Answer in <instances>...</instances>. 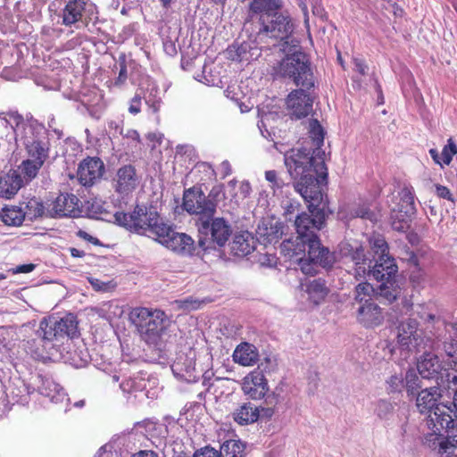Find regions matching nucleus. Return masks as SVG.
Segmentation results:
<instances>
[{"mask_svg":"<svg viewBox=\"0 0 457 457\" xmlns=\"http://www.w3.org/2000/svg\"><path fill=\"white\" fill-rule=\"evenodd\" d=\"M285 165L290 176L297 179L295 189L309 204L308 209L315 216L312 218L307 213H302L295 219V225L298 234L296 240L303 243L308 238L318 237L314 231L320 229L324 221V214L319 206L323 200L320 185L327 179V167L321 159L309 158L301 152L286 155Z\"/></svg>","mask_w":457,"mask_h":457,"instance_id":"obj_1","label":"nucleus"},{"mask_svg":"<svg viewBox=\"0 0 457 457\" xmlns=\"http://www.w3.org/2000/svg\"><path fill=\"white\" fill-rule=\"evenodd\" d=\"M129 320L140 337L149 345H157L165 329V314L160 310L137 307L129 312Z\"/></svg>","mask_w":457,"mask_h":457,"instance_id":"obj_2","label":"nucleus"},{"mask_svg":"<svg viewBox=\"0 0 457 457\" xmlns=\"http://www.w3.org/2000/svg\"><path fill=\"white\" fill-rule=\"evenodd\" d=\"M367 275L380 282L378 295L388 302L397 298L401 289L397 282V266L393 258L378 257L374 266L369 269Z\"/></svg>","mask_w":457,"mask_h":457,"instance_id":"obj_3","label":"nucleus"},{"mask_svg":"<svg viewBox=\"0 0 457 457\" xmlns=\"http://www.w3.org/2000/svg\"><path fill=\"white\" fill-rule=\"evenodd\" d=\"M277 73L293 79L296 86L310 89L314 86L313 75L307 56L302 52L287 55L279 62Z\"/></svg>","mask_w":457,"mask_h":457,"instance_id":"obj_4","label":"nucleus"},{"mask_svg":"<svg viewBox=\"0 0 457 457\" xmlns=\"http://www.w3.org/2000/svg\"><path fill=\"white\" fill-rule=\"evenodd\" d=\"M302 244L308 246L307 256L304 254L297 259L303 273L314 275L317 272V266L330 268L334 264V253L324 247L318 237L308 238Z\"/></svg>","mask_w":457,"mask_h":457,"instance_id":"obj_5","label":"nucleus"},{"mask_svg":"<svg viewBox=\"0 0 457 457\" xmlns=\"http://www.w3.org/2000/svg\"><path fill=\"white\" fill-rule=\"evenodd\" d=\"M391 209L392 228L397 231H404L409 227L411 216L415 213L414 195L411 188L403 187L396 195H392Z\"/></svg>","mask_w":457,"mask_h":457,"instance_id":"obj_6","label":"nucleus"},{"mask_svg":"<svg viewBox=\"0 0 457 457\" xmlns=\"http://www.w3.org/2000/svg\"><path fill=\"white\" fill-rule=\"evenodd\" d=\"M273 365L274 361L270 357H266L259 364L257 370L247 374L242 381L244 394L254 400L264 397L269 391V386L263 372L272 368Z\"/></svg>","mask_w":457,"mask_h":457,"instance_id":"obj_7","label":"nucleus"},{"mask_svg":"<svg viewBox=\"0 0 457 457\" xmlns=\"http://www.w3.org/2000/svg\"><path fill=\"white\" fill-rule=\"evenodd\" d=\"M29 158L24 160L19 169L29 179H34L48 156V149L45 143L37 140H25Z\"/></svg>","mask_w":457,"mask_h":457,"instance_id":"obj_8","label":"nucleus"},{"mask_svg":"<svg viewBox=\"0 0 457 457\" xmlns=\"http://www.w3.org/2000/svg\"><path fill=\"white\" fill-rule=\"evenodd\" d=\"M183 207L187 212L199 216L198 223L206 218H212L216 212V204L202 191L195 189H188L184 193Z\"/></svg>","mask_w":457,"mask_h":457,"instance_id":"obj_9","label":"nucleus"},{"mask_svg":"<svg viewBox=\"0 0 457 457\" xmlns=\"http://www.w3.org/2000/svg\"><path fill=\"white\" fill-rule=\"evenodd\" d=\"M150 212H156V211L145 206L137 205L131 213L117 212L114 218L120 226L141 234L148 223Z\"/></svg>","mask_w":457,"mask_h":457,"instance_id":"obj_10","label":"nucleus"},{"mask_svg":"<svg viewBox=\"0 0 457 457\" xmlns=\"http://www.w3.org/2000/svg\"><path fill=\"white\" fill-rule=\"evenodd\" d=\"M198 229L202 234H210L213 242L222 246L228 240L232 229L224 218H206L198 223Z\"/></svg>","mask_w":457,"mask_h":457,"instance_id":"obj_11","label":"nucleus"},{"mask_svg":"<svg viewBox=\"0 0 457 457\" xmlns=\"http://www.w3.org/2000/svg\"><path fill=\"white\" fill-rule=\"evenodd\" d=\"M139 180L135 167L126 164L117 170L112 184L117 194L127 196L137 187Z\"/></svg>","mask_w":457,"mask_h":457,"instance_id":"obj_12","label":"nucleus"},{"mask_svg":"<svg viewBox=\"0 0 457 457\" xmlns=\"http://www.w3.org/2000/svg\"><path fill=\"white\" fill-rule=\"evenodd\" d=\"M313 99L303 88L293 90L287 97L286 105L292 118L306 117L312 111Z\"/></svg>","mask_w":457,"mask_h":457,"instance_id":"obj_13","label":"nucleus"},{"mask_svg":"<svg viewBox=\"0 0 457 457\" xmlns=\"http://www.w3.org/2000/svg\"><path fill=\"white\" fill-rule=\"evenodd\" d=\"M396 339L403 349L411 351L416 348L422 341L418 321L414 319L402 321L397 327Z\"/></svg>","mask_w":457,"mask_h":457,"instance_id":"obj_14","label":"nucleus"},{"mask_svg":"<svg viewBox=\"0 0 457 457\" xmlns=\"http://www.w3.org/2000/svg\"><path fill=\"white\" fill-rule=\"evenodd\" d=\"M161 245L169 250L182 255L191 254L194 250V240L185 233L175 231L172 227L169 228L168 233L159 241Z\"/></svg>","mask_w":457,"mask_h":457,"instance_id":"obj_15","label":"nucleus"},{"mask_svg":"<svg viewBox=\"0 0 457 457\" xmlns=\"http://www.w3.org/2000/svg\"><path fill=\"white\" fill-rule=\"evenodd\" d=\"M104 171V165L99 158H87L79 166L78 179L83 186H92L102 178Z\"/></svg>","mask_w":457,"mask_h":457,"instance_id":"obj_16","label":"nucleus"},{"mask_svg":"<svg viewBox=\"0 0 457 457\" xmlns=\"http://www.w3.org/2000/svg\"><path fill=\"white\" fill-rule=\"evenodd\" d=\"M457 418L456 410L451 405L439 403L436 409L428 416V425L436 430L449 429L454 420Z\"/></svg>","mask_w":457,"mask_h":457,"instance_id":"obj_17","label":"nucleus"},{"mask_svg":"<svg viewBox=\"0 0 457 457\" xmlns=\"http://www.w3.org/2000/svg\"><path fill=\"white\" fill-rule=\"evenodd\" d=\"M79 212V199L73 194H61L48 210L52 217L75 216Z\"/></svg>","mask_w":457,"mask_h":457,"instance_id":"obj_18","label":"nucleus"},{"mask_svg":"<svg viewBox=\"0 0 457 457\" xmlns=\"http://www.w3.org/2000/svg\"><path fill=\"white\" fill-rule=\"evenodd\" d=\"M417 370L422 378L438 381L444 370L439 358L431 353H424L417 362Z\"/></svg>","mask_w":457,"mask_h":457,"instance_id":"obj_19","label":"nucleus"},{"mask_svg":"<svg viewBox=\"0 0 457 457\" xmlns=\"http://www.w3.org/2000/svg\"><path fill=\"white\" fill-rule=\"evenodd\" d=\"M441 398L440 389L436 386H431L421 390L416 398V406L422 414L429 415L439 403Z\"/></svg>","mask_w":457,"mask_h":457,"instance_id":"obj_20","label":"nucleus"},{"mask_svg":"<svg viewBox=\"0 0 457 457\" xmlns=\"http://www.w3.org/2000/svg\"><path fill=\"white\" fill-rule=\"evenodd\" d=\"M358 321L366 328H372L380 325L384 320L381 308L374 303H369L360 306L357 312Z\"/></svg>","mask_w":457,"mask_h":457,"instance_id":"obj_21","label":"nucleus"},{"mask_svg":"<svg viewBox=\"0 0 457 457\" xmlns=\"http://www.w3.org/2000/svg\"><path fill=\"white\" fill-rule=\"evenodd\" d=\"M24 182L17 170H10L0 177V196L10 199L22 187Z\"/></svg>","mask_w":457,"mask_h":457,"instance_id":"obj_22","label":"nucleus"},{"mask_svg":"<svg viewBox=\"0 0 457 457\" xmlns=\"http://www.w3.org/2000/svg\"><path fill=\"white\" fill-rule=\"evenodd\" d=\"M10 126L13 130L16 137L25 142V140H32L27 136V130L31 131V127L29 126L23 117L16 112H12L6 117H0V127Z\"/></svg>","mask_w":457,"mask_h":457,"instance_id":"obj_23","label":"nucleus"},{"mask_svg":"<svg viewBox=\"0 0 457 457\" xmlns=\"http://www.w3.org/2000/svg\"><path fill=\"white\" fill-rule=\"evenodd\" d=\"M255 248V240L251 233L244 231L237 234L230 244L231 253L239 257L246 256Z\"/></svg>","mask_w":457,"mask_h":457,"instance_id":"obj_24","label":"nucleus"},{"mask_svg":"<svg viewBox=\"0 0 457 457\" xmlns=\"http://www.w3.org/2000/svg\"><path fill=\"white\" fill-rule=\"evenodd\" d=\"M148 223L145 227L142 235H145L155 241L159 242L165 233H168L170 225L167 224L159 213L150 212Z\"/></svg>","mask_w":457,"mask_h":457,"instance_id":"obj_25","label":"nucleus"},{"mask_svg":"<svg viewBox=\"0 0 457 457\" xmlns=\"http://www.w3.org/2000/svg\"><path fill=\"white\" fill-rule=\"evenodd\" d=\"M233 361L241 366H253L258 361V352L254 345L242 343L237 346L233 353Z\"/></svg>","mask_w":457,"mask_h":457,"instance_id":"obj_26","label":"nucleus"},{"mask_svg":"<svg viewBox=\"0 0 457 457\" xmlns=\"http://www.w3.org/2000/svg\"><path fill=\"white\" fill-rule=\"evenodd\" d=\"M87 0H71L62 10V24L71 26L79 21L85 11Z\"/></svg>","mask_w":457,"mask_h":457,"instance_id":"obj_27","label":"nucleus"},{"mask_svg":"<svg viewBox=\"0 0 457 457\" xmlns=\"http://www.w3.org/2000/svg\"><path fill=\"white\" fill-rule=\"evenodd\" d=\"M292 27L288 17L275 13L270 24L265 25L263 30L267 33L270 32L273 37L282 39L292 32Z\"/></svg>","mask_w":457,"mask_h":457,"instance_id":"obj_28","label":"nucleus"},{"mask_svg":"<svg viewBox=\"0 0 457 457\" xmlns=\"http://www.w3.org/2000/svg\"><path fill=\"white\" fill-rule=\"evenodd\" d=\"M283 228L278 220L263 221L258 226L257 234L267 243H277L284 233Z\"/></svg>","mask_w":457,"mask_h":457,"instance_id":"obj_29","label":"nucleus"},{"mask_svg":"<svg viewBox=\"0 0 457 457\" xmlns=\"http://www.w3.org/2000/svg\"><path fill=\"white\" fill-rule=\"evenodd\" d=\"M171 369L176 377L188 383L195 382L199 378L192 359H186L182 361L180 358L172 364Z\"/></svg>","mask_w":457,"mask_h":457,"instance_id":"obj_30","label":"nucleus"},{"mask_svg":"<svg viewBox=\"0 0 457 457\" xmlns=\"http://www.w3.org/2000/svg\"><path fill=\"white\" fill-rule=\"evenodd\" d=\"M309 132H310V137H312V142H313V145L314 146L316 147V150H317V154L316 155H312L310 156L309 155V152L306 151V149H303V150H295V149H292L290 152H287L286 155L287 154H291V153L293 152H301V153H304L305 154H307V156L309 158H312V159H321L323 162H324V159L322 156H320V150L319 148L320 147V145H322L323 144V141H324V131H323V129L322 127L320 126V124L319 123V121L317 120H312L310 124H309ZM286 159V157L284 158V160Z\"/></svg>","mask_w":457,"mask_h":457,"instance_id":"obj_31","label":"nucleus"},{"mask_svg":"<svg viewBox=\"0 0 457 457\" xmlns=\"http://www.w3.org/2000/svg\"><path fill=\"white\" fill-rule=\"evenodd\" d=\"M260 417L259 408L251 403H245L233 412L234 420L240 425H247L258 420Z\"/></svg>","mask_w":457,"mask_h":457,"instance_id":"obj_32","label":"nucleus"},{"mask_svg":"<svg viewBox=\"0 0 457 457\" xmlns=\"http://www.w3.org/2000/svg\"><path fill=\"white\" fill-rule=\"evenodd\" d=\"M351 259L354 262V276L357 279L365 278L369 269L371 268V260L364 253L361 246L357 247L351 254Z\"/></svg>","mask_w":457,"mask_h":457,"instance_id":"obj_33","label":"nucleus"},{"mask_svg":"<svg viewBox=\"0 0 457 457\" xmlns=\"http://www.w3.org/2000/svg\"><path fill=\"white\" fill-rule=\"evenodd\" d=\"M306 293L309 298L315 304H319L328 294V288L324 280L318 278L313 279L306 284Z\"/></svg>","mask_w":457,"mask_h":457,"instance_id":"obj_34","label":"nucleus"},{"mask_svg":"<svg viewBox=\"0 0 457 457\" xmlns=\"http://www.w3.org/2000/svg\"><path fill=\"white\" fill-rule=\"evenodd\" d=\"M2 221L7 226H20L25 220L22 207L5 206L0 212Z\"/></svg>","mask_w":457,"mask_h":457,"instance_id":"obj_35","label":"nucleus"},{"mask_svg":"<svg viewBox=\"0 0 457 457\" xmlns=\"http://www.w3.org/2000/svg\"><path fill=\"white\" fill-rule=\"evenodd\" d=\"M56 323V331L60 334L61 337H74L78 334V321L72 314H67L59 320H54Z\"/></svg>","mask_w":457,"mask_h":457,"instance_id":"obj_36","label":"nucleus"},{"mask_svg":"<svg viewBox=\"0 0 457 457\" xmlns=\"http://www.w3.org/2000/svg\"><path fill=\"white\" fill-rule=\"evenodd\" d=\"M280 0H252L249 4V11L252 13H265L270 15L271 12L279 9Z\"/></svg>","mask_w":457,"mask_h":457,"instance_id":"obj_37","label":"nucleus"},{"mask_svg":"<svg viewBox=\"0 0 457 457\" xmlns=\"http://www.w3.org/2000/svg\"><path fill=\"white\" fill-rule=\"evenodd\" d=\"M42 394L55 403L62 402L65 399L69 401L63 388L59 384L51 379H46L44 381Z\"/></svg>","mask_w":457,"mask_h":457,"instance_id":"obj_38","label":"nucleus"},{"mask_svg":"<svg viewBox=\"0 0 457 457\" xmlns=\"http://www.w3.org/2000/svg\"><path fill=\"white\" fill-rule=\"evenodd\" d=\"M220 457H245V445L237 440H228L220 446Z\"/></svg>","mask_w":457,"mask_h":457,"instance_id":"obj_39","label":"nucleus"},{"mask_svg":"<svg viewBox=\"0 0 457 457\" xmlns=\"http://www.w3.org/2000/svg\"><path fill=\"white\" fill-rule=\"evenodd\" d=\"M25 207L23 208V213L25 214V219L27 218L29 220H33L38 217H41L45 213V207L37 198H30L26 203H24Z\"/></svg>","mask_w":457,"mask_h":457,"instance_id":"obj_40","label":"nucleus"},{"mask_svg":"<svg viewBox=\"0 0 457 457\" xmlns=\"http://www.w3.org/2000/svg\"><path fill=\"white\" fill-rule=\"evenodd\" d=\"M56 329L57 328L54 319H44L40 321L37 333L43 339L52 341L61 337Z\"/></svg>","mask_w":457,"mask_h":457,"instance_id":"obj_41","label":"nucleus"},{"mask_svg":"<svg viewBox=\"0 0 457 457\" xmlns=\"http://www.w3.org/2000/svg\"><path fill=\"white\" fill-rule=\"evenodd\" d=\"M305 245H303L300 241L296 245L295 242L291 240H285L280 245L281 253L289 259H294L295 262H298L297 259H299L301 256L302 252H305V249L302 248L304 247Z\"/></svg>","mask_w":457,"mask_h":457,"instance_id":"obj_42","label":"nucleus"},{"mask_svg":"<svg viewBox=\"0 0 457 457\" xmlns=\"http://www.w3.org/2000/svg\"><path fill=\"white\" fill-rule=\"evenodd\" d=\"M440 431L433 428V433L425 436V444L430 448L438 447V453L444 454L447 452V443L446 439L441 436Z\"/></svg>","mask_w":457,"mask_h":457,"instance_id":"obj_43","label":"nucleus"},{"mask_svg":"<svg viewBox=\"0 0 457 457\" xmlns=\"http://www.w3.org/2000/svg\"><path fill=\"white\" fill-rule=\"evenodd\" d=\"M375 289L372 285L368 282L359 283L355 287V301L359 303L364 302L369 303V300L375 294Z\"/></svg>","mask_w":457,"mask_h":457,"instance_id":"obj_44","label":"nucleus"},{"mask_svg":"<svg viewBox=\"0 0 457 457\" xmlns=\"http://www.w3.org/2000/svg\"><path fill=\"white\" fill-rule=\"evenodd\" d=\"M170 304L172 309L175 311L191 312L199 309L201 302L190 296L184 299L175 300Z\"/></svg>","mask_w":457,"mask_h":457,"instance_id":"obj_45","label":"nucleus"},{"mask_svg":"<svg viewBox=\"0 0 457 457\" xmlns=\"http://www.w3.org/2000/svg\"><path fill=\"white\" fill-rule=\"evenodd\" d=\"M370 245L378 257H388V245L381 236H373L370 238Z\"/></svg>","mask_w":457,"mask_h":457,"instance_id":"obj_46","label":"nucleus"},{"mask_svg":"<svg viewBox=\"0 0 457 457\" xmlns=\"http://www.w3.org/2000/svg\"><path fill=\"white\" fill-rule=\"evenodd\" d=\"M437 385L446 390H454L457 388V374L449 372L444 368Z\"/></svg>","mask_w":457,"mask_h":457,"instance_id":"obj_47","label":"nucleus"},{"mask_svg":"<svg viewBox=\"0 0 457 457\" xmlns=\"http://www.w3.org/2000/svg\"><path fill=\"white\" fill-rule=\"evenodd\" d=\"M393 410V403L387 400L381 399L376 403L375 413L380 419H387L392 414Z\"/></svg>","mask_w":457,"mask_h":457,"instance_id":"obj_48","label":"nucleus"},{"mask_svg":"<svg viewBox=\"0 0 457 457\" xmlns=\"http://www.w3.org/2000/svg\"><path fill=\"white\" fill-rule=\"evenodd\" d=\"M457 154V145L453 142L452 138L447 140V145H445L442 151V162L444 164H450L453 160V155Z\"/></svg>","mask_w":457,"mask_h":457,"instance_id":"obj_49","label":"nucleus"},{"mask_svg":"<svg viewBox=\"0 0 457 457\" xmlns=\"http://www.w3.org/2000/svg\"><path fill=\"white\" fill-rule=\"evenodd\" d=\"M405 386L408 393L411 394H414L418 388L421 387L419 377L417 376L415 370H410L407 371L405 376Z\"/></svg>","mask_w":457,"mask_h":457,"instance_id":"obj_50","label":"nucleus"},{"mask_svg":"<svg viewBox=\"0 0 457 457\" xmlns=\"http://www.w3.org/2000/svg\"><path fill=\"white\" fill-rule=\"evenodd\" d=\"M102 310L106 312L108 319L120 318L124 312L123 308L113 301L105 303Z\"/></svg>","mask_w":457,"mask_h":457,"instance_id":"obj_51","label":"nucleus"},{"mask_svg":"<svg viewBox=\"0 0 457 457\" xmlns=\"http://www.w3.org/2000/svg\"><path fill=\"white\" fill-rule=\"evenodd\" d=\"M89 283L97 292H109L116 287V283L112 280L102 281L98 278H89Z\"/></svg>","mask_w":457,"mask_h":457,"instance_id":"obj_52","label":"nucleus"},{"mask_svg":"<svg viewBox=\"0 0 457 457\" xmlns=\"http://www.w3.org/2000/svg\"><path fill=\"white\" fill-rule=\"evenodd\" d=\"M251 193H252L251 184L248 181L244 180V181L240 182L239 187H238V192L236 193L234 196L237 197L239 199H245V198L249 197Z\"/></svg>","mask_w":457,"mask_h":457,"instance_id":"obj_53","label":"nucleus"},{"mask_svg":"<svg viewBox=\"0 0 457 457\" xmlns=\"http://www.w3.org/2000/svg\"><path fill=\"white\" fill-rule=\"evenodd\" d=\"M391 392L400 391L403 387V380L401 376L393 375L387 380Z\"/></svg>","mask_w":457,"mask_h":457,"instance_id":"obj_54","label":"nucleus"},{"mask_svg":"<svg viewBox=\"0 0 457 457\" xmlns=\"http://www.w3.org/2000/svg\"><path fill=\"white\" fill-rule=\"evenodd\" d=\"M265 179L271 184V187L276 190V188H280L282 187V181L278 178L277 172L275 170H268L265 172Z\"/></svg>","mask_w":457,"mask_h":457,"instance_id":"obj_55","label":"nucleus"},{"mask_svg":"<svg viewBox=\"0 0 457 457\" xmlns=\"http://www.w3.org/2000/svg\"><path fill=\"white\" fill-rule=\"evenodd\" d=\"M448 436L446 438L447 450L457 447V426L453 425L448 429Z\"/></svg>","mask_w":457,"mask_h":457,"instance_id":"obj_56","label":"nucleus"},{"mask_svg":"<svg viewBox=\"0 0 457 457\" xmlns=\"http://www.w3.org/2000/svg\"><path fill=\"white\" fill-rule=\"evenodd\" d=\"M194 457H220V452L212 447L206 446L195 452Z\"/></svg>","mask_w":457,"mask_h":457,"instance_id":"obj_57","label":"nucleus"},{"mask_svg":"<svg viewBox=\"0 0 457 457\" xmlns=\"http://www.w3.org/2000/svg\"><path fill=\"white\" fill-rule=\"evenodd\" d=\"M96 457H119V455L112 450V445H104L98 450Z\"/></svg>","mask_w":457,"mask_h":457,"instance_id":"obj_58","label":"nucleus"},{"mask_svg":"<svg viewBox=\"0 0 457 457\" xmlns=\"http://www.w3.org/2000/svg\"><path fill=\"white\" fill-rule=\"evenodd\" d=\"M243 54H245V47L243 46L237 47L236 50L229 49L228 50V55L232 60L242 62L245 60H247Z\"/></svg>","mask_w":457,"mask_h":457,"instance_id":"obj_59","label":"nucleus"},{"mask_svg":"<svg viewBox=\"0 0 457 457\" xmlns=\"http://www.w3.org/2000/svg\"><path fill=\"white\" fill-rule=\"evenodd\" d=\"M353 62L354 64V71H356L361 76L366 75L367 71H368V66L366 65L364 61L360 58H353Z\"/></svg>","mask_w":457,"mask_h":457,"instance_id":"obj_60","label":"nucleus"},{"mask_svg":"<svg viewBox=\"0 0 457 457\" xmlns=\"http://www.w3.org/2000/svg\"><path fill=\"white\" fill-rule=\"evenodd\" d=\"M140 105H141V97L139 96H135L130 101L129 112L132 114L139 113Z\"/></svg>","mask_w":457,"mask_h":457,"instance_id":"obj_61","label":"nucleus"},{"mask_svg":"<svg viewBox=\"0 0 457 457\" xmlns=\"http://www.w3.org/2000/svg\"><path fill=\"white\" fill-rule=\"evenodd\" d=\"M436 195L441 198L451 200V201L453 200L452 194H451L450 190L445 186L436 185Z\"/></svg>","mask_w":457,"mask_h":457,"instance_id":"obj_62","label":"nucleus"},{"mask_svg":"<svg viewBox=\"0 0 457 457\" xmlns=\"http://www.w3.org/2000/svg\"><path fill=\"white\" fill-rule=\"evenodd\" d=\"M355 217H360L362 219L371 220L373 213L365 206L360 207L354 211Z\"/></svg>","mask_w":457,"mask_h":457,"instance_id":"obj_63","label":"nucleus"},{"mask_svg":"<svg viewBox=\"0 0 457 457\" xmlns=\"http://www.w3.org/2000/svg\"><path fill=\"white\" fill-rule=\"evenodd\" d=\"M220 171L223 175V177H227L231 174V166L230 163L228 161H223L220 163Z\"/></svg>","mask_w":457,"mask_h":457,"instance_id":"obj_64","label":"nucleus"}]
</instances>
